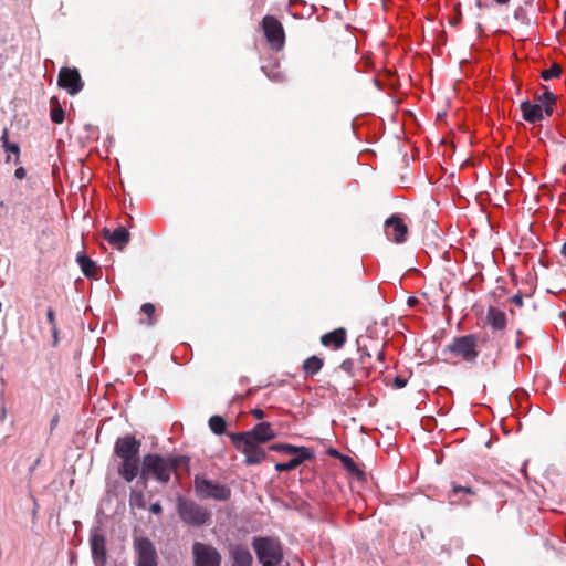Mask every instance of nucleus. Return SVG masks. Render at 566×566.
<instances>
[{"mask_svg": "<svg viewBox=\"0 0 566 566\" xmlns=\"http://www.w3.org/2000/svg\"><path fill=\"white\" fill-rule=\"evenodd\" d=\"M460 492H463V493H467V494H474V491L471 488H469V486H460V485L453 484V486H452L453 495H457Z\"/></svg>", "mask_w": 566, "mask_h": 566, "instance_id": "nucleus-38", "label": "nucleus"}, {"mask_svg": "<svg viewBox=\"0 0 566 566\" xmlns=\"http://www.w3.org/2000/svg\"><path fill=\"white\" fill-rule=\"evenodd\" d=\"M234 434L261 444L269 442L276 437V432L270 422H260L251 430L238 432Z\"/></svg>", "mask_w": 566, "mask_h": 566, "instance_id": "nucleus-13", "label": "nucleus"}, {"mask_svg": "<svg viewBox=\"0 0 566 566\" xmlns=\"http://www.w3.org/2000/svg\"><path fill=\"white\" fill-rule=\"evenodd\" d=\"M169 462L165 457L149 453L143 459L140 479L146 484L149 478L167 484L170 480Z\"/></svg>", "mask_w": 566, "mask_h": 566, "instance_id": "nucleus-4", "label": "nucleus"}, {"mask_svg": "<svg viewBox=\"0 0 566 566\" xmlns=\"http://www.w3.org/2000/svg\"><path fill=\"white\" fill-rule=\"evenodd\" d=\"M512 303H514L516 306H523V297L521 294H515L514 296H512L511 298Z\"/></svg>", "mask_w": 566, "mask_h": 566, "instance_id": "nucleus-43", "label": "nucleus"}, {"mask_svg": "<svg viewBox=\"0 0 566 566\" xmlns=\"http://www.w3.org/2000/svg\"><path fill=\"white\" fill-rule=\"evenodd\" d=\"M475 6L479 8V9H483L485 6L482 3V0H475Z\"/></svg>", "mask_w": 566, "mask_h": 566, "instance_id": "nucleus-48", "label": "nucleus"}, {"mask_svg": "<svg viewBox=\"0 0 566 566\" xmlns=\"http://www.w3.org/2000/svg\"><path fill=\"white\" fill-rule=\"evenodd\" d=\"M328 454H329V455H332V457H335V458H339V459H340V457H342V455L339 454V452H338L336 449H331V450L328 451Z\"/></svg>", "mask_w": 566, "mask_h": 566, "instance_id": "nucleus-45", "label": "nucleus"}, {"mask_svg": "<svg viewBox=\"0 0 566 566\" xmlns=\"http://www.w3.org/2000/svg\"><path fill=\"white\" fill-rule=\"evenodd\" d=\"M340 460H342L343 464L345 465V468L348 469L349 471H352V472L358 471L354 460L350 457L343 455V457H340Z\"/></svg>", "mask_w": 566, "mask_h": 566, "instance_id": "nucleus-37", "label": "nucleus"}, {"mask_svg": "<svg viewBox=\"0 0 566 566\" xmlns=\"http://www.w3.org/2000/svg\"><path fill=\"white\" fill-rule=\"evenodd\" d=\"M346 340L347 331L344 327H338L321 336L322 345L333 349H340L345 345Z\"/></svg>", "mask_w": 566, "mask_h": 566, "instance_id": "nucleus-18", "label": "nucleus"}, {"mask_svg": "<svg viewBox=\"0 0 566 566\" xmlns=\"http://www.w3.org/2000/svg\"><path fill=\"white\" fill-rule=\"evenodd\" d=\"M373 352L376 354L377 360L384 361V359H385V352L382 350V348H373Z\"/></svg>", "mask_w": 566, "mask_h": 566, "instance_id": "nucleus-44", "label": "nucleus"}, {"mask_svg": "<svg viewBox=\"0 0 566 566\" xmlns=\"http://www.w3.org/2000/svg\"><path fill=\"white\" fill-rule=\"evenodd\" d=\"M560 74H562L560 65L557 63H554V64H552V66L549 69L542 71L541 77L544 81H549L552 78L559 77Z\"/></svg>", "mask_w": 566, "mask_h": 566, "instance_id": "nucleus-32", "label": "nucleus"}, {"mask_svg": "<svg viewBox=\"0 0 566 566\" xmlns=\"http://www.w3.org/2000/svg\"><path fill=\"white\" fill-rule=\"evenodd\" d=\"M2 143V147L6 151L12 153L15 155L14 163H19L20 160V147L15 143H9L8 140V129H3L2 136L0 137Z\"/></svg>", "mask_w": 566, "mask_h": 566, "instance_id": "nucleus-27", "label": "nucleus"}, {"mask_svg": "<svg viewBox=\"0 0 566 566\" xmlns=\"http://www.w3.org/2000/svg\"><path fill=\"white\" fill-rule=\"evenodd\" d=\"M3 207H4L3 201H0V208H3Z\"/></svg>", "mask_w": 566, "mask_h": 566, "instance_id": "nucleus-53", "label": "nucleus"}, {"mask_svg": "<svg viewBox=\"0 0 566 566\" xmlns=\"http://www.w3.org/2000/svg\"><path fill=\"white\" fill-rule=\"evenodd\" d=\"M324 365V360L318 356H311L304 360L302 369L306 376H314L317 374Z\"/></svg>", "mask_w": 566, "mask_h": 566, "instance_id": "nucleus-25", "label": "nucleus"}, {"mask_svg": "<svg viewBox=\"0 0 566 566\" xmlns=\"http://www.w3.org/2000/svg\"><path fill=\"white\" fill-rule=\"evenodd\" d=\"M514 18L520 20L524 25H531L533 23L532 19L527 15L526 11L523 8H517L514 12Z\"/></svg>", "mask_w": 566, "mask_h": 566, "instance_id": "nucleus-36", "label": "nucleus"}, {"mask_svg": "<svg viewBox=\"0 0 566 566\" xmlns=\"http://www.w3.org/2000/svg\"><path fill=\"white\" fill-rule=\"evenodd\" d=\"M476 28H478L479 31L482 30V25L480 23H478Z\"/></svg>", "mask_w": 566, "mask_h": 566, "instance_id": "nucleus-50", "label": "nucleus"}, {"mask_svg": "<svg viewBox=\"0 0 566 566\" xmlns=\"http://www.w3.org/2000/svg\"><path fill=\"white\" fill-rule=\"evenodd\" d=\"M478 339L474 334L454 337L446 346L444 352L467 363H474L479 356Z\"/></svg>", "mask_w": 566, "mask_h": 566, "instance_id": "nucleus-6", "label": "nucleus"}, {"mask_svg": "<svg viewBox=\"0 0 566 566\" xmlns=\"http://www.w3.org/2000/svg\"><path fill=\"white\" fill-rule=\"evenodd\" d=\"M50 106H51V119L55 124H62L64 120V111L61 107L59 101L56 97H52L50 99Z\"/></svg>", "mask_w": 566, "mask_h": 566, "instance_id": "nucleus-26", "label": "nucleus"}, {"mask_svg": "<svg viewBox=\"0 0 566 566\" xmlns=\"http://www.w3.org/2000/svg\"><path fill=\"white\" fill-rule=\"evenodd\" d=\"M57 85L70 95H76L82 91L84 82L76 67H62L57 75Z\"/></svg>", "mask_w": 566, "mask_h": 566, "instance_id": "nucleus-12", "label": "nucleus"}, {"mask_svg": "<svg viewBox=\"0 0 566 566\" xmlns=\"http://www.w3.org/2000/svg\"><path fill=\"white\" fill-rule=\"evenodd\" d=\"M270 450L276 451V452H284L287 454H296L297 451H300V447L287 444V443H274L269 447Z\"/></svg>", "mask_w": 566, "mask_h": 566, "instance_id": "nucleus-33", "label": "nucleus"}, {"mask_svg": "<svg viewBox=\"0 0 566 566\" xmlns=\"http://www.w3.org/2000/svg\"><path fill=\"white\" fill-rule=\"evenodd\" d=\"M262 70L271 81L280 83L285 80V75L277 69H272L271 71H268V69L263 66Z\"/></svg>", "mask_w": 566, "mask_h": 566, "instance_id": "nucleus-35", "label": "nucleus"}, {"mask_svg": "<svg viewBox=\"0 0 566 566\" xmlns=\"http://www.w3.org/2000/svg\"><path fill=\"white\" fill-rule=\"evenodd\" d=\"M103 238L117 250H123L130 240V234L125 227H118L114 231L104 228Z\"/></svg>", "mask_w": 566, "mask_h": 566, "instance_id": "nucleus-15", "label": "nucleus"}, {"mask_svg": "<svg viewBox=\"0 0 566 566\" xmlns=\"http://www.w3.org/2000/svg\"><path fill=\"white\" fill-rule=\"evenodd\" d=\"M486 322L494 331H503L506 326V315L496 307H490L486 314Z\"/></svg>", "mask_w": 566, "mask_h": 566, "instance_id": "nucleus-22", "label": "nucleus"}, {"mask_svg": "<svg viewBox=\"0 0 566 566\" xmlns=\"http://www.w3.org/2000/svg\"><path fill=\"white\" fill-rule=\"evenodd\" d=\"M134 548L137 555V566H157L158 556L153 542L147 537L134 539Z\"/></svg>", "mask_w": 566, "mask_h": 566, "instance_id": "nucleus-11", "label": "nucleus"}, {"mask_svg": "<svg viewBox=\"0 0 566 566\" xmlns=\"http://www.w3.org/2000/svg\"><path fill=\"white\" fill-rule=\"evenodd\" d=\"M177 513L180 520L191 526H202L210 521V513L202 505L182 495L177 496Z\"/></svg>", "mask_w": 566, "mask_h": 566, "instance_id": "nucleus-3", "label": "nucleus"}, {"mask_svg": "<svg viewBox=\"0 0 566 566\" xmlns=\"http://www.w3.org/2000/svg\"><path fill=\"white\" fill-rule=\"evenodd\" d=\"M209 428L216 434H222L226 432L227 422L221 416H212L209 419Z\"/></svg>", "mask_w": 566, "mask_h": 566, "instance_id": "nucleus-29", "label": "nucleus"}, {"mask_svg": "<svg viewBox=\"0 0 566 566\" xmlns=\"http://www.w3.org/2000/svg\"><path fill=\"white\" fill-rule=\"evenodd\" d=\"M339 368L350 375L352 377L357 376V367H355V360L352 358H346L342 361Z\"/></svg>", "mask_w": 566, "mask_h": 566, "instance_id": "nucleus-34", "label": "nucleus"}, {"mask_svg": "<svg viewBox=\"0 0 566 566\" xmlns=\"http://www.w3.org/2000/svg\"><path fill=\"white\" fill-rule=\"evenodd\" d=\"M193 490L200 500H213L226 502L230 500L232 491L230 486L216 480L208 479L203 474H196Z\"/></svg>", "mask_w": 566, "mask_h": 566, "instance_id": "nucleus-2", "label": "nucleus"}, {"mask_svg": "<svg viewBox=\"0 0 566 566\" xmlns=\"http://www.w3.org/2000/svg\"><path fill=\"white\" fill-rule=\"evenodd\" d=\"M542 88V94H535L534 103L542 105L545 108L546 116H552L557 104V97L547 86L543 85Z\"/></svg>", "mask_w": 566, "mask_h": 566, "instance_id": "nucleus-21", "label": "nucleus"}, {"mask_svg": "<svg viewBox=\"0 0 566 566\" xmlns=\"http://www.w3.org/2000/svg\"><path fill=\"white\" fill-rule=\"evenodd\" d=\"M262 29L270 46L280 51L285 43V32L282 23L273 15H265L262 19Z\"/></svg>", "mask_w": 566, "mask_h": 566, "instance_id": "nucleus-8", "label": "nucleus"}, {"mask_svg": "<svg viewBox=\"0 0 566 566\" xmlns=\"http://www.w3.org/2000/svg\"><path fill=\"white\" fill-rule=\"evenodd\" d=\"M229 555L232 560L231 566H251L253 562L252 554L247 546L238 544L232 545L229 549Z\"/></svg>", "mask_w": 566, "mask_h": 566, "instance_id": "nucleus-20", "label": "nucleus"}, {"mask_svg": "<svg viewBox=\"0 0 566 566\" xmlns=\"http://www.w3.org/2000/svg\"><path fill=\"white\" fill-rule=\"evenodd\" d=\"M416 303H418V300H417L415 296H411V297H409V298H408V304H409V305H411V306H412V305H415Z\"/></svg>", "mask_w": 566, "mask_h": 566, "instance_id": "nucleus-47", "label": "nucleus"}, {"mask_svg": "<svg viewBox=\"0 0 566 566\" xmlns=\"http://www.w3.org/2000/svg\"><path fill=\"white\" fill-rule=\"evenodd\" d=\"M76 261L86 277L96 279L99 269L94 261L85 254H78Z\"/></svg>", "mask_w": 566, "mask_h": 566, "instance_id": "nucleus-23", "label": "nucleus"}, {"mask_svg": "<svg viewBox=\"0 0 566 566\" xmlns=\"http://www.w3.org/2000/svg\"><path fill=\"white\" fill-rule=\"evenodd\" d=\"M149 511L153 513V514H156V515H159L161 514L163 512V507H161V504L159 502H156V503H153L149 507Z\"/></svg>", "mask_w": 566, "mask_h": 566, "instance_id": "nucleus-40", "label": "nucleus"}, {"mask_svg": "<svg viewBox=\"0 0 566 566\" xmlns=\"http://www.w3.org/2000/svg\"><path fill=\"white\" fill-rule=\"evenodd\" d=\"M522 117L525 122L534 124L546 118L545 108L542 105L524 101L520 105Z\"/></svg>", "mask_w": 566, "mask_h": 566, "instance_id": "nucleus-16", "label": "nucleus"}, {"mask_svg": "<svg viewBox=\"0 0 566 566\" xmlns=\"http://www.w3.org/2000/svg\"><path fill=\"white\" fill-rule=\"evenodd\" d=\"M229 437L237 450L245 455L244 463L247 465L260 464L266 459V452L261 447V443L240 438L232 433H230Z\"/></svg>", "mask_w": 566, "mask_h": 566, "instance_id": "nucleus-7", "label": "nucleus"}, {"mask_svg": "<svg viewBox=\"0 0 566 566\" xmlns=\"http://www.w3.org/2000/svg\"><path fill=\"white\" fill-rule=\"evenodd\" d=\"M193 566H220L221 554L210 544L195 542L192 545Z\"/></svg>", "mask_w": 566, "mask_h": 566, "instance_id": "nucleus-9", "label": "nucleus"}, {"mask_svg": "<svg viewBox=\"0 0 566 566\" xmlns=\"http://www.w3.org/2000/svg\"><path fill=\"white\" fill-rule=\"evenodd\" d=\"M169 462V471L175 472L176 476L179 479L178 470L189 471V462L190 459L187 455H176L166 458Z\"/></svg>", "mask_w": 566, "mask_h": 566, "instance_id": "nucleus-24", "label": "nucleus"}, {"mask_svg": "<svg viewBox=\"0 0 566 566\" xmlns=\"http://www.w3.org/2000/svg\"><path fill=\"white\" fill-rule=\"evenodd\" d=\"M521 344H522V343H521L520 340L516 343L517 348H520V347H521Z\"/></svg>", "mask_w": 566, "mask_h": 566, "instance_id": "nucleus-52", "label": "nucleus"}, {"mask_svg": "<svg viewBox=\"0 0 566 566\" xmlns=\"http://www.w3.org/2000/svg\"><path fill=\"white\" fill-rule=\"evenodd\" d=\"M392 385H394V387H395L396 389H401V388L406 387V385H407V379H405V378H402V377H400V376H397V377H395V379H394V384H392Z\"/></svg>", "mask_w": 566, "mask_h": 566, "instance_id": "nucleus-39", "label": "nucleus"}, {"mask_svg": "<svg viewBox=\"0 0 566 566\" xmlns=\"http://www.w3.org/2000/svg\"><path fill=\"white\" fill-rule=\"evenodd\" d=\"M92 556L96 565L104 566L106 563V539L102 534L92 535L91 539Z\"/></svg>", "mask_w": 566, "mask_h": 566, "instance_id": "nucleus-19", "label": "nucleus"}, {"mask_svg": "<svg viewBox=\"0 0 566 566\" xmlns=\"http://www.w3.org/2000/svg\"><path fill=\"white\" fill-rule=\"evenodd\" d=\"M493 1H494V2H496V3H497V4H500V6H506V4H509V2H510L511 0H493Z\"/></svg>", "mask_w": 566, "mask_h": 566, "instance_id": "nucleus-46", "label": "nucleus"}, {"mask_svg": "<svg viewBox=\"0 0 566 566\" xmlns=\"http://www.w3.org/2000/svg\"><path fill=\"white\" fill-rule=\"evenodd\" d=\"M140 311L143 314H145L147 316V319L146 321H140L142 324H146V325H149V326H153L156 324L157 322V318H156V307L153 303H145L142 305L140 307Z\"/></svg>", "mask_w": 566, "mask_h": 566, "instance_id": "nucleus-28", "label": "nucleus"}, {"mask_svg": "<svg viewBox=\"0 0 566 566\" xmlns=\"http://www.w3.org/2000/svg\"><path fill=\"white\" fill-rule=\"evenodd\" d=\"M560 253L566 259V242L563 244Z\"/></svg>", "mask_w": 566, "mask_h": 566, "instance_id": "nucleus-49", "label": "nucleus"}, {"mask_svg": "<svg viewBox=\"0 0 566 566\" xmlns=\"http://www.w3.org/2000/svg\"><path fill=\"white\" fill-rule=\"evenodd\" d=\"M129 505H130V507H137V509L144 510L146 507L144 493L142 491L132 489L130 494H129Z\"/></svg>", "mask_w": 566, "mask_h": 566, "instance_id": "nucleus-31", "label": "nucleus"}, {"mask_svg": "<svg viewBox=\"0 0 566 566\" xmlns=\"http://www.w3.org/2000/svg\"><path fill=\"white\" fill-rule=\"evenodd\" d=\"M251 415H252L255 419H258V420H261V419H263V418L265 417L264 411H263L262 409H260V408H254V409H252V410H251Z\"/></svg>", "mask_w": 566, "mask_h": 566, "instance_id": "nucleus-41", "label": "nucleus"}, {"mask_svg": "<svg viewBox=\"0 0 566 566\" xmlns=\"http://www.w3.org/2000/svg\"><path fill=\"white\" fill-rule=\"evenodd\" d=\"M369 342L370 345H374V340L370 338H361L357 339L358 345V358H357V374L360 379L368 378L371 369L375 368L373 363V346H369L366 342Z\"/></svg>", "mask_w": 566, "mask_h": 566, "instance_id": "nucleus-10", "label": "nucleus"}, {"mask_svg": "<svg viewBox=\"0 0 566 566\" xmlns=\"http://www.w3.org/2000/svg\"><path fill=\"white\" fill-rule=\"evenodd\" d=\"M46 318L51 326V333L53 337V346L59 344V328L55 319V312L52 307H49L46 311Z\"/></svg>", "mask_w": 566, "mask_h": 566, "instance_id": "nucleus-30", "label": "nucleus"}, {"mask_svg": "<svg viewBox=\"0 0 566 566\" xmlns=\"http://www.w3.org/2000/svg\"><path fill=\"white\" fill-rule=\"evenodd\" d=\"M140 447V441L130 434L118 438L115 442L114 452L122 460L118 474L126 482H132L139 473Z\"/></svg>", "mask_w": 566, "mask_h": 566, "instance_id": "nucleus-1", "label": "nucleus"}, {"mask_svg": "<svg viewBox=\"0 0 566 566\" xmlns=\"http://www.w3.org/2000/svg\"><path fill=\"white\" fill-rule=\"evenodd\" d=\"M252 546L262 566H276L283 559V551L277 539L272 537H255Z\"/></svg>", "mask_w": 566, "mask_h": 566, "instance_id": "nucleus-5", "label": "nucleus"}, {"mask_svg": "<svg viewBox=\"0 0 566 566\" xmlns=\"http://www.w3.org/2000/svg\"><path fill=\"white\" fill-rule=\"evenodd\" d=\"M11 160L10 156H7L6 161L9 163Z\"/></svg>", "mask_w": 566, "mask_h": 566, "instance_id": "nucleus-51", "label": "nucleus"}, {"mask_svg": "<svg viewBox=\"0 0 566 566\" xmlns=\"http://www.w3.org/2000/svg\"><path fill=\"white\" fill-rule=\"evenodd\" d=\"M25 176H27V171H25V169H24L23 167H19V168H17V169H15V171H14V177H15L17 179H20V180H21V179H23Z\"/></svg>", "mask_w": 566, "mask_h": 566, "instance_id": "nucleus-42", "label": "nucleus"}, {"mask_svg": "<svg viewBox=\"0 0 566 566\" xmlns=\"http://www.w3.org/2000/svg\"><path fill=\"white\" fill-rule=\"evenodd\" d=\"M298 450L300 451H297L296 454H293L294 458H292L289 462L277 463L275 465V470L279 472L292 471L300 467L304 461L311 460L315 457L314 452L310 448L300 447Z\"/></svg>", "mask_w": 566, "mask_h": 566, "instance_id": "nucleus-17", "label": "nucleus"}, {"mask_svg": "<svg viewBox=\"0 0 566 566\" xmlns=\"http://www.w3.org/2000/svg\"><path fill=\"white\" fill-rule=\"evenodd\" d=\"M387 235L396 243H403L407 240L408 227L398 214H392L385 221Z\"/></svg>", "mask_w": 566, "mask_h": 566, "instance_id": "nucleus-14", "label": "nucleus"}]
</instances>
